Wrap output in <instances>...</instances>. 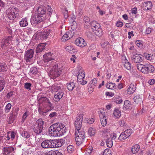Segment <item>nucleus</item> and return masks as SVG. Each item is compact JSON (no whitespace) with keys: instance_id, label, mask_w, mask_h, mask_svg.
I'll use <instances>...</instances> for the list:
<instances>
[{"instance_id":"1","label":"nucleus","mask_w":155,"mask_h":155,"mask_svg":"<svg viewBox=\"0 0 155 155\" xmlns=\"http://www.w3.org/2000/svg\"><path fill=\"white\" fill-rule=\"evenodd\" d=\"M46 8L47 9L43 6H41L37 9V15L44 20L47 16L51 15L49 18L53 21H56L58 19L57 14L53 12V15H51L53 12V10L51 9V6L47 5Z\"/></svg>"},{"instance_id":"2","label":"nucleus","mask_w":155,"mask_h":155,"mask_svg":"<svg viewBox=\"0 0 155 155\" xmlns=\"http://www.w3.org/2000/svg\"><path fill=\"white\" fill-rule=\"evenodd\" d=\"M49 133L52 137H60L66 132V128L61 123H56L50 126L49 129Z\"/></svg>"},{"instance_id":"3","label":"nucleus","mask_w":155,"mask_h":155,"mask_svg":"<svg viewBox=\"0 0 155 155\" xmlns=\"http://www.w3.org/2000/svg\"><path fill=\"white\" fill-rule=\"evenodd\" d=\"M19 11L16 7H13L8 8L6 10V13L8 18L13 20L19 15Z\"/></svg>"},{"instance_id":"4","label":"nucleus","mask_w":155,"mask_h":155,"mask_svg":"<svg viewBox=\"0 0 155 155\" xmlns=\"http://www.w3.org/2000/svg\"><path fill=\"white\" fill-rule=\"evenodd\" d=\"M44 123L41 119H39L37 120L33 126L34 132L36 134V135H40L43 129V125Z\"/></svg>"},{"instance_id":"5","label":"nucleus","mask_w":155,"mask_h":155,"mask_svg":"<svg viewBox=\"0 0 155 155\" xmlns=\"http://www.w3.org/2000/svg\"><path fill=\"white\" fill-rule=\"evenodd\" d=\"M53 66V68L50 70L48 74L50 77L53 79L59 77L61 74V70L58 69V65L57 64H55Z\"/></svg>"},{"instance_id":"6","label":"nucleus","mask_w":155,"mask_h":155,"mask_svg":"<svg viewBox=\"0 0 155 155\" xmlns=\"http://www.w3.org/2000/svg\"><path fill=\"white\" fill-rule=\"evenodd\" d=\"M90 25L95 34L99 36L102 35V31L100 24L95 21L91 23Z\"/></svg>"},{"instance_id":"7","label":"nucleus","mask_w":155,"mask_h":155,"mask_svg":"<svg viewBox=\"0 0 155 155\" xmlns=\"http://www.w3.org/2000/svg\"><path fill=\"white\" fill-rule=\"evenodd\" d=\"M39 104L45 102L47 104V111H49L52 110L54 107L50 102L49 100L47 98L45 97H41L38 99Z\"/></svg>"},{"instance_id":"8","label":"nucleus","mask_w":155,"mask_h":155,"mask_svg":"<svg viewBox=\"0 0 155 155\" xmlns=\"http://www.w3.org/2000/svg\"><path fill=\"white\" fill-rule=\"evenodd\" d=\"M34 53V51L32 49H30L26 51L25 58L26 62H29L31 61L33 56Z\"/></svg>"},{"instance_id":"9","label":"nucleus","mask_w":155,"mask_h":155,"mask_svg":"<svg viewBox=\"0 0 155 155\" xmlns=\"http://www.w3.org/2000/svg\"><path fill=\"white\" fill-rule=\"evenodd\" d=\"M83 114H80L74 122V125L76 130L81 129L82 123L83 120Z\"/></svg>"},{"instance_id":"10","label":"nucleus","mask_w":155,"mask_h":155,"mask_svg":"<svg viewBox=\"0 0 155 155\" xmlns=\"http://www.w3.org/2000/svg\"><path fill=\"white\" fill-rule=\"evenodd\" d=\"M44 19L41 18L39 16L36 14L33 16H32L31 19V24L39 23L42 21Z\"/></svg>"},{"instance_id":"11","label":"nucleus","mask_w":155,"mask_h":155,"mask_svg":"<svg viewBox=\"0 0 155 155\" xmlns=\"http://www.w3.org/2000/svg\"><path fill=\"white\" fill-rule=\"evenodd\" d=\"M154 71V68L152 65L146 64L144 70H143V73L147 74L149 73H153Z\"/></svg>"},{"instance_id":"12","label":"nucleus","mask_w":155,"mask_h":155,"mask_svg":"<svg viewBox=\"0 0 155 155\" xmlns=\"http://www.w3.org/2000/svg\"><path fill=\"white\" fill-rule=\"evenodd\" d=\"M75 43L76 45L82 48L84 47L87 45L86 42L82 38H77L75 41Z\"/></svg>"},{"instance_id":"13","label":"nucleus","mask_w":155,"mask_h":155,"mask_svg":"<svg viewBox=\"0 0 155 155\" xmlns=\"http://www.w3.org/2000/svg\"><path fill=\"white\" fill-rule=\"evenodd\" d=\"M50 32V30H46L43 32H41L38 34L39 38L42 40L47 38Z\"/></svg>"},{"instance_id":"14","label":"nucleus","mask_w":155,"mask_h":155,"mask_svg":"<svg viewBox=\"0 0 155 155\" xmlns=\"http://www.w3.org/2000/svg\"><path fill=\"white\" fill-rule=\"evenodd\" d=\"M52 140H46L41 143V146L44 148H52Z\"/></svg>"},{"instance_id":"15","label":"nucleus","mask_w":155,"mask_h":155,"mask_svg":"<svg viewBox=\"0 0 155 155\" xmlns=\"http://www.w3.org/2000/svg\"><path fill=\"white\" fill-rule=\"evenodd\" d=\"M142 55L139 54H136L133 55L131 57V59L133 61L136 63H139L143 61Z\"/></svg>"},{"instance_id":"16","label":"nucleus","mask_w":155,"mask_h":155,"mask_svg":"<svg viewBox=\"0 0 155 155\" xmlns=\"http://www.w3.org/2000/svg\"><path fill=\"white\" fill-rule=\"evenodd\" d=\"M17 112L16 110L12 112L9 117V120L8 121L9 124H11L13 122L15 119L16 117Z\"/></svg>"},{"instance_id":"17","label":"nucleus","mask_w":155,"mask_h":155,"mask_svg":"<svg viewBox=\"0 0 155 155\" xmlns=\"http://www.w3.org/2000/svg\"><path fill=\"white\" fill-rule=\"evenodd\" d=\"M101 122L102 126L104 127L107 124V118L105 112H101L100 115Z\"/></svg>"},{"instance_id":"18","label":"nucleus","mask_w":155,"mask_h":155,"mask_svg":"<svg viewBox=\"0 0 155 155\" xmlns=\"http://www.w3.org/2000/svg\"><path fill=\"white\" fill-rule=\"evenodd\" d=\"M54 54L51 53H48L43 55L44 61L45 62H48L54 59L53 57Z\"/></svg>"},{"instance_id":"19","label":"nucleus","mask_w":155,"mask_h":155,"mask_svg":"<svg viewBox=\"0 0 155 155\" xmlns=\"http://www.w3.org/2000/svg\"><path fill=\"white\" fill-rule=\"evenodd\" d=\"M64 94L63 91H60L59 92H55L54 95V100L55 101H59L63 97Z\"/></svg>"},{"instance_id":"20","label":"nucleus","mask_w":155,"mask_h":155,"mask_svg":"<svg viewBox=\"0 0 155 155\" xmlns=\"http://www.w3.org/2000/svg\"><path fill=\"white\" fill-rule=\"evenodd\" d=\"M71 34H72L71 31L66 32L61 38L62 41H65L72 38L73 35Z\"/></svg>"},{"instance_id":"21","label":"nucleus","mask_w":155,"mask_h":155,"mask_svg":"<svg viewBox=\"0 0 155 155\" xmlns=\"http://www.w3.org/2000/svg\"><path fill=\"white\" fill-rule=\"evenodd\" d=\"M52 144V148L58 147H61L63 144V141L61 140H51Z\"/></svg>"},{"instance_id":"22","label":"nucleus","mask_w":155,"mask_h":155,"mask_svg":"<svg viewBox=\"0 0 155 155\" xmlns=\"http://www.w3.org/2000/svg\"><path fill=\"white\" fill-rule=\"evenodd\" d=\"M12 37H8L6 38L3 39L1 42V47L2 48H3L4 47H6L9 44V42L10 40L12 38Z\"/></svg>"},{"instance_id":"23","label":"nucleus","mask_w":155,"mask_h":155,"mask_svg":"<svg viewBox=\"0 0 155 155\" xmlns=\"http://www.w3.org/2000/svg\"><path fill=\"white\" fill-rule=\"evenodd\" d=\"M75 135V140L76 143L77 145H80L83 142L84 139V136H81L80 135L78 136L77 135Z\"/></svg>"},{"instance_id":"24","label":"nucleus","mask_w":155,"mask_h":155,"mask_svg":"<svg viewBox=\"0 0 155 155\" xmlns=\"http://www.w3.org/2000/svg\"><path fill=\"white\" fill-rule=\"evenodd\" d=\"M46 45L45 43H41L38 45L36 49V52L38 53L42 51L45 48Z\"/></svg>"},{"instance_id":"25","label":"nucleus","mask_w":155,"mask_h":155,"mask_svg":"<svg viewBox=\"0 0 155 155\" xmlns=\"http://www.w3.org/2000/svg\"><path fill=\"white\" fill-rule=\"evenodd\" d=\"M136 90V87L133 83L131 84L127 89L128 93L131 94L133 93Z\"/></svg>"},{"instance_id":"26","label":"nucleus","mask_w":155,"mask_h":155,"mask_svg":"<svg viewBox=\"0 0 155 155\" xmlns=\"http://www.w3.org/2000/svg\"><path fill=\"white\" fill-rule=\"evenodd\" d=\"M14 150V148L12 147H4L3 151L4 155H7Z\"/></svg>"},{"instance_id":"27","label":"nucleus","mask_w":155,"mask_h":155,"mask_svg":"<svg viewBox=\"0 0 155 155\" xmlns=\"http://www.w3.org/2000/svg\"><path fill=\"white\" fill-rule=\"evenodd\" d=\"M143 5L144 6V9L145 10H148L151 9L152 6L151 2L149 1L144 2Z\"/></svg>"},{"instance_id":"28","label":"nucleus","mask_w":155,"mask_h":155,"mask_svg":"<svg viewBox=\"0 0 155 155\" xmlns=\"http://www.w3.org/2000/svg\"><path fill=\"white\" fill-rule=\"evenodd\" d=\"M45 155H62L58 150H51L45 153Z\"/></svg>"},{"instance_id":"29","label":"nucleus","mask_w":155,"mask_h":155,"mask_svg":"<svg viewBox=\"0 0 155 155\" xmlns=\"http://www.w3.org/2000/svg\"><path fill=\"white\" fill-rule=\"evenodd\" d=\"M84 26L85 28H86L89 25L90 22V19L87 16H84L83 18Z\"/></svg>"},{"instance_id":"30","label":"nucleus","mask_w":155,"mask_h":155,"mask_svg":"<svg viewBox=\"0 0 155 155\" xmlns=\"http://www.w3.org/2000/svg\"><path fill=\"white\" fill-rule=\"evenodd\" d=\"M20 25L21 27H25L28 25L27 19L26 18H22L19 22Z\"/></svg>"},{"instance_id":"31","label":"nucleus","mask_w":155,"mask_h":155,"mask_svg":"<svg viewBox=\"0 0 155 155\" xmlns=\"http://www.w3.org/2000/svg\"><path fill=\"white\" fill-rule=\"evenodd\" d=\"M140 149L139 145L137 144L132 147L131 151L133 153H136L139 151Z\"/></svg>"},{"instance_id":"32","label":"nucleus","mask_w":155,"mask_h":155,"mask_svg":"<svg viewBox=\"0 0 155 155\" xmlns=\"http://www.w3.org/2000/svg\"><path fill=\"white\" fill-rule=\"evenodd\" d=\"M115 118H119L121 115L120 111L118 109H115L113 113Z\"/></svg>"},{"instance_id":"33","label":"nucleus","mask_w":155,"mask_h":155,"mask_svg":"<svg viewBox=\"0 0 155 155\" xmlns=\"http://www.w3.org/2000/svg\"><path fill=\"white\" fill-rule=\"evenodd\" d=\"M67 84V88L70 91H72L74 88L75 86V83L74 82H72L69 83H68Z\"/></svg>"},{"instance_id":"34","label":"nucleus","mask_w":155,"mask_h":155,"mask_svg":"<svg viewBox=\"0 0 155 155\" xmlns=\"http://www.w3.org/2000/svg\"><path fill=\"white\" fill-rule=\"evenodd\" d=\"M97 81L96 79H93L90 82L91 85L89 87H90V90L91 91H93V90L94 88V87H95L96 84L97 83Z\"/></svg>"},{"instance_id":"35","label":"nucleus","mask_w":155,"mask_h":155,"mask_svg":"<svg viewBox=\"0 0 155 155\" xmlns=\"http://www.w3.org/2000/svg\"><path fill=\"white\" fill-rule=\"evenodd\" d=\"M7 67L5 64H0V72H5L7 71Z\"/></svg>"},{"instance_id":"36","label":"nucleus","mask_w":155,"mask_h":155,"mask_svg":"<svg viewBox=\"0 0 155 155\" xmlns=\"http://www.w3.org/2000/svg\"><path fill=\"white\" fill-rule=\"evenodd\" d=\"M128 137L125 133H124V132H122L119 136L118 138V139L120 140H123L126 139Z\"/></svg>"},{"instance_id":"37","label":"nucleus","mask_w":155,"mask_h":155,"mask_svg":"<svg viewBox=\"0 0 155 155\" xmlns=\"http://www.w3.org/2000/svg\"><path fill=\"white\" fill-rule=\"evenodd\" d=\"M76 130L75 131V135H77L78 136L80 135L81 136H84V132L83 129H79Z\"/></svg>"},{"instance_id":"38","label":"nucleus","mask_w":155,"mask_h":155,"mask_svg":"<svg viewBox=\"0 0 155 155\" xmlns=\"http://www.w3.org/2000/svg\"><path fill=\"white\" fill-rule=\"evenodd\" d=\"M106 87L109 89H113L116 88V86L114 83H109L106 84Z\"/></svg>"},{"instance_id":"39","label":"nucleus","mask_w":155,"mask_h":155,"mask_svg":"<svg viewBox=\"0 0 155 155\" xmlns=\"http://www.w3.org/2000/svg\"><path fill=\"white\" fill-rule=\"evenodd\" d=\"M66 50L71 54L73 53L75 50L74 48L72 46H67L66 48Z\"/></svg>"},{"instance_id":"40","label":"nucleus","mask_w":155,"mask_h":155,"mask_svg":"<svg viewBox=\"0 0 155 155\" xmlns=\"http://www.w3.org/2000/svg\"><path fill=\"white\" fill-rule=\"evenodd\" d=\"M84 72L83 70H81L78 71L77 78H84Z\"/></svg>"},{"instance_id":"41","label":"nucleus","mask_w":155,"mask_h":155,"mask_svg":"<svg viewBox=\"0 0 155 155\" xmlns=\"http://www.w3.org/2000/svg\"><path fill=\"white\" fill-rule=\"evenodd\" d=\"M130 103V102L128 100L125 101L124 103V107L126 109H129L131 107V104Z\"/></svg>"},{"instance_id":"42","label":"nucleus","mask_w":155,"mask_h":155,"mask_svg":"<svg viewBox=\"0 0 155 155\" xmlns=\"http://www.w3.org/2000/svg\"><path fill=\"white\" fill-rule=\"evenodd\" d=\"M5 84V81L2 77H0V92L3 89Z\"/></svg>"},{"instance_id":"43","label":"nucleus","mask_w":155,"mask_h":155,"mask_svg":"<svg viewBox=\"0 0 155 155\" xmlns=\"http://www.w3.org/2000/svg\"><path fill=\"white\" fill-rule=\"evenodd\" d=\"M106 143L107 147H111L113 145L112 141L110 138H107L106 140Z\"/></svg>"},{"instance_id":"44","label":"nucleus","mask_w":155,"mask_h":155,"mask_svg":"<svg viewBox=\"0 0 155 155\" xmlns=\"http://www.w3.org/2000/svg\"><path fill=\"white\" fill-rule=\"evenodd\" d=\"M84 78H77L78 82L81 84L84 85L87 83V81L84 80Z\"/></svg>"},{"instance_id":"45","label":"nucleus","mask_w":155,"mask_h":155,"mask_svg":"<svg viewBox=\"0 0 155 155\" xmlns=\"http://www.w3.org/2000/svg\"><path fill=\"white\" fill-rule=\"evenodd\" d=\"M137 67L138 70L140 71L143 72V70H144L145 64H137Z\"/></svg>"},{"instance_id":"46","label":"nucleus","mask_w":155,"mask_h":155,"mask_svg":"<svg viewBox=\"0 0 155 155\" xmlns=\"http://www.w3.org/2000/svg\"><path fill=\"white\" fill-rule=\"evenodd\" d=\"M29 114V112L28 110H26L25 112L22 117V121L24 122L26 118L28 116Z\"/></svg>"},{"instance_id":"47","label":"nucleus","mask_w":155,"mask_h":155,"mask_svg":"<svg viewBox=\"0 0 155 155\" xmlns=\"http://www.w3.org/2000/svg\"><path fill=\"white\" fill-rule=\"evenodd\" d=\"M143 55L146 59L149 60H152L153 55L151 54H147L146 53H144Z\"/></svg>"},{"instance_id":"48","label":"nucleus","mask_w":155,"mask_h":155,"mask_svg":"<svg viewBox=\"0 0 155 155\" xmlns=\"http://www.w3.org/2000/svg\"><path fill=\"white\" fill-rule=\"evenodd\" d=\"M134 102L137 104H138L139 102L142 101L141 99L140 98L139 95L135 96L134 98Z\"/></svg>"},{"instance_id":"49","label":"nucleus","mask_w":155,"mask_h":155,"mask_svg":"<svg viewBox=\"0 0 155 155\" xmlns=\"http://www.w3.org/2000/svg\"><path fill=\"white\" fill-rule=\"evenodd\" d=\"M53 87L54 89V91L55 92H59L60 91H62L61 89V87L59 86V85H54Z\"/></svg>"},{"instance_id":"50","label":"nucleus","mask_w":155,"mask_h":155,"mask_svg":"<svg viewBox=\"0 0 155 155\" xmlns=\"http://www.w3.org/2000/svg\"><path fill=\"white\" fill-rule=\"evenodd\" d=\"M95 133V130L92 128H90L88 130V133L91 136L94 135Z\"/></svg>"},{"instance_id":"51","label":"nucleus","mask_w":155,"mask_h":155,"mask_svg":"<svg viewBox=\"0 0 155 155\" xmlns=\"http://www.w3.org/2000/svg\"><path fill=\"white\" fill-rule=\"evenodd\" d=\"M103 155H112L111 151L108 149H106L103 152Z\"/></svg>"},{"instance_id":"52","label":"nucleus","mask_w":155,"mask_h":155,"mask_svg":"<svg viewBox=\"0 0 155 155\" xmlns=\"http://www.w3.org/2000/svg\"><path fill=\"white\" fill-rule=\"evenodd\" d=\"M30 72L33 74H36L37 73L38 69L35 67L32 68L30 70Z\"/></svg>"},{"instance_id":"53","label":"nucleus","mask_w":155,"mask_h":155,"mask_svg":"<svg viewBox=\"0 0 155 155\" xmlns=\"http://www.w3.org/2000/svg\"><path fill=\"white\" fill-rule=\"evenodd\" d=\"M22 136L25 138H28L30 137L28 133L26 131H23L21 133Z\"/></svg>"},{"instance_id":"54","label":"nucleus","mask_w":155,"mask_h":155,"mask_svg":"<svg viewBox=\"0 0 155 155\" xmlns=\"http://www.w3.org/2000/svg\"><path fill=\"white\" fill-rule=\"evenodd\" d=\"M124 66L127 70H129L131 67V65L130 62H125L124 64Z\"/></svg>"},{"instance_id":"55","label":"nucleus","mask_w":155,"mask_h":155,"mask_svg":"<svg viewBox=\"0 0 155 155\" xmlns=\"http://www.w3.org/2000/svg\"><path fill=\"white\" fill-rule=\"evenodd\" d=\"M124 133H125L128 137L131 135L132 133V130L131 129H129L126 130L124 131Z\"/></svg>"},{"instance_id":"56","label":"nucleus","mask_w":155,"mask_h":155,"mask_svg":"<svg viewBox=\"0 0 155 155\" xmlns=\"http://www.w3.org/2000/svg\"><path fill=\"white\" fill-rule=\"evenodd\" d=\"M67 149L68 152L71 153L74 150V147L73 146L70 145L67 147Z\"/></svg>"},{"instance_id":"57","label":"nucleus","mask_w":155,"mask_h":155,"mask_svg":"<svg viewBox=\"0 0 155 155\" xmlns=\"http://www.w3.org/2000/svg\"><path fill=\"white\" fill-rule=\"evenodd\" d=\"M12 107V105L10 103H8L6 106L5 110L6 112H8Z\"/></svg>"},{"instance_id":"58","label":"nucleus","mask_w":155,"mask_h":155,"mask_svg":"<svg viewBox=\"0 0 155 155\" xmlns=\"http://www.w3.org/2000/svg\"><path fill=\"white\" fill-rule=\"evenodd\" d=\"M31 86V84L30 83H25L24 87L25 88L27 89L31 90L30 87Z\"/></svg>"},{"instance_id":"59","label":"nucleus","mask_w":155,"mask_h":155,"mask_svg":"<svg viewBox=\"0 0 155 155\" xmlns=\"http://www.w3.org/2000/svg\"><path fill=\"white\" fill-rule=\"evenodd\" d=\"M119 124L121 127L126 126L125 121L124 120H122L119 122Z\"/></svg>"},{"instance_id":"60","label":"nucleus","mask_w":155,"mask_h":155,"mask_svg":"<svg viewBox=\"0 0 155 155\" xmlns=\"http://www.w3.org/2000/svg\"><path fill=\"white\" fill-rule=\"evenodd\" d=\"M64 11L63 12L64 16L65 18H67L68 17V11L66 8H64Z\"/></svg>"},{"instance_id":"61","label":"nucleus","mask_w":155,"mask_h":155,"mask_svg":"<svg viewBox=\"0 0 155 155\" xmlns=\"http://www.w3.org/2000/svg\"><path fill=\"white\" fill-rule=\"evenodd\" d=\"M136 43L137 46L139 48L142 46V44L141 43V41L140 40H137L136 42Z\"/></svg>"},{"instance_id":"62","label":"nucleus","mask_w":155,"mask_h":155,"mask_svg":"<svg viewBox=\"0 0 155 155\" xmlns=\"http://www.w3.org/2000/svg\"><path fill=\"white\" fill-rule=\"evenodd\" d=\"M122 101V100L120 98H117L115 101V102L118 104H120Z\"/></svg>"},{"instance_id":"63","label":"nucleus","mask_w":155,"mask_h":155,"mask_svg":"<svg viewBox=\"0 0 155 155\" xmlns=\"http://www.w3.org/2000/svg\"><path fill=\"white\" fill-rule=\"evenodd\" d=\"M87 120V123L89 124H91L94 122V119L92 118L88 119Z\"/></svg>"},{"instance_id":"64","label":"nucleus","mask_w":155,"mask_h":155,"mask_svg":"<svg viewBox=\"0 0 155 155\" xmlns=\"http://www.w3.org/2000/svg\"><path fill=\"white\" fill-rule=\"evenodd\" d=\"M149 84L150 85H153L155 83V80L154 79H150L148 81Z\"/></svg>"}]
</instances>
